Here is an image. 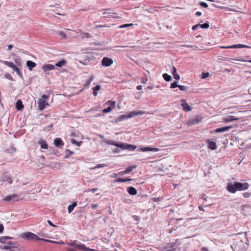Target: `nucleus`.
Instances as JSON below:
<instances>
[{
  "mask_svg": "<svg viewBox=\"0 0 251 251\" xmlns=\"http://www.w3.org/2000/svg\"><path fill=\"white\" fill-rule=\"evenodd\" d=\"M249 184L248 183H241L240 182H234L233 183L228 182L227 184V190L231 193H235L237 191H243L248 189Z\"/></svg>",
  "mask_w": 251,
  "mask_h": 251,
  "instance_id": "nucleus-1",
  "label": "nucleus"
},
{
  "mask_svg": "<svg viewBox=\"0 0 251 251\" xmlns=\"http://www.w3.org/2000/svg\"><path fill=\"white\" fill-rule=\"evenodd\" d=\"M145 113H146V112L144 111H130L125 114H123V115H120V116L118 117L117 118V119H116L115 122H120V121H123L126 119L130 118L133 117L136 115H142L145 114Z\"/></svg>",
  "mask_w": 251,
  "mask_h": 251,
  "instance_id": "nucleus-2",
  "label": "nucleus"
},
{
  "mask_svg": "<svg viewBox=\"0 0 251 251\" xmlns=\"http://www.w3.org/2000/svg\"><path fill=\"white\" fill-rule=\"evenodd\" d=\"M111 145L116 146L121 150H126L127 151H134L137 148V146L134 145H130L125 143L118 142L116 143L114 141H111Z\"/></svg>",
  "mask_w": 251,
  "mask_h": 251,
  "instance_id": "nucleus-3",
  "label": "nucleus"
},
{
  "mask_svg": "<svg viewBox=\"0 0 251 251\" xmlns=\"http://www.w3.org/2000/svg\"><path fill=\"white\" fill-rule=\"evenodd\" d=\"M22 237L24 239H26L28 240H37L39 241L40 238L38 236L32 232H27L23 233Z\"/></svg>",
  "mask_w": 251,
  "mask_h": 251,
  "instance_id": "nucleus-4",
  "label": "nucleus"
},
{
  "mask_svg": "<svg viewBox=\"0 0 251 251\" xmlns=\"http://www.w3.org/2000/svg\"><path fill=\"white\" fill-rule=\"evenodd\" d=\"M19 200V196L16 194H12L6 196L3 199V201L9 202L11 201H17Z\"/></svg>",
  "mask_w": 251,
  "mask_h": 251,
  "instance_id": "nucleus-5",
  "label": "nucleus"
},
{
  "mask_svg": "<svg viewBox=\"0 0 251 251\" xmlns=\"http://www.w3.org/2000/svg\"><path fill=\"white\" fill-rule=\"evenodd\" d=\"M251 48V47L245 45L243 44H237V45H233L232 46H222L221 47V48L222 49H233V48Z\"/></svg>",
  "mask_w": 251,
  "mask_h": 251,
  "instance_id": "nucleus-6",
  "label": "nucleus"
},
{
  "mask_svg": "<svg viewBox=\"0 0 251 251\" xmlns=\"http://www.w3.org/2000/svg\"><path fill=\"white\" fill-rule=\"evenodd\" d=\"M202 118L200 117H197L195 118L192 119L188 121L187 125L189 126H192L193 125L197 124L201 121Z\"/></svg>",
  "mask_w": 251,
  "mask_h": 251,
  "instance_id": "nucleus-7",
  "label": "nucleus"
},
{
  "mask_svg": "<svg viewBox=\"0 0 251 251\" xmlns=\"http://www.w3.org/2000/svg\"><path fill=\"white\" fill-rule=\"evenodd\" d=\"M38 108L40 111L43 110L46 105H48V103H47L45 100L43 99H39L38 101Z\"/></svg>",
  "mask_w": 251,
  "mask_h": 251,
  "instance_id": "nucleus-8",
  "label": "nucleus"
},
{
  "mask_svg": "<svg viewBox=\"0 0 251 251\" xmlns=\"http://www.w3.org/2000/svg\"><path fill=\"white\" fill-rule=\"evenodd\" d=\"M43 70L46 72L55 69V66L50 64H44L42 67Z\"/></svg>",
  "mask_w": 251,
  "mask_h": 251,
  "instance_id": "nucleus-9",
  "label": "nucleus"
},
{
  "mask_svg": "<svg viewBox=\"0 0 251 251\" xmlns=\"http://www.w3.org/2000/svg\"><path fill=\"white\" fill-rule=\"evenodd\" d=\"M232 128L231 126H225L221 127L216 128L215 130V132L216 133L224 132L225 131L229 130Z\"/></svg>",
  "mask_w": 251,
  "mask_h": 251,
  "instance_id": "nucleus-10",
  "label": "nucleus"
},
{
  "mask_svg": "<svg viewBox=\"0 0 251 251\" xmlns=\"http://www.w3.org/2000/svg\"><path fill=\"white\" fill-rule=\"evenodd\" d=\"M53 144L56 147H61L63 146L64 144L62 139L60 138H56L54 139Z\"/></svg>",
  "mask_w": 251,
  "mask_h": 251,
  "instance_id": "nucleus-11",
  "label": "nucleus"
},
{
  "mask_svg": "<svg viewBox=\"0 0 251 251\" xmlns=\"http://www.w3.org/2000/svg\"><path fill=\"white\" fill-rule=\"evenodd\" d=\"M140 150L142 151H154L156 152L159 151L158 148L150 147H143L140 149Z\"/></svg>",
  "mask_w": 251,
  "mask_h": 251,
  "instance_id": "nucleus-12",
  "label": "nucleus"
},
{
  "mask_svg": "<svg viewBox=\"0 0 251 251\" xmlns=\"http://www.w3.org/2000/svg\"><path fill=\"white\" fill-rule=\"evenodd\" d=\"M207 146L208 147L212 150H216L217 148V146L216 143L215 142L211 141L210 140L208 139L207 140Z\"/></svg>",
  "mask_w": 251,
  "mask_h": 251,
  "instance_id": "nucleus-13",
  "label": "nucleus"
},
{
  "mask_svg": "<svg viewBox=\"0 0 251 251\" xmlns=\"http://www.w3.org/2000/svg\"><path fill=\"white\" fill-rule=\"evenodd\" d=\"M136 167V166L135 165L129 166L125 171H122L120 173H119V174L122 175L129 174V173L132 172L133 170Z\"/></svg>",
  "mask_w": 251,
  "mask_h": 251,
  "instance_id": "nucleus-14",
  "label": "nucleus"
},
{
  "mask_svg": "<svg viewBox=\"0 0 251 251\" xmlns=\"http://www.w3.org/2000/svg\"><path fill=\"white\" fill-rule=\"evenodd\" d=\"M181 101L182 102L181 106L183 107L184 111L188 112L192 110V108L185 102V100H182Z\"/></svg>",
  "mask_w": 251,
  "mask_h": 251,
  "instance_id": "nucleus-15",
  "label": "nucleus"
},
{
  "mask_svg": "<svg viewBox=\"0 0 251 251\" xmlns=\"http://www.w3.org/2000/svg\"><path fill=\"white\" fill-rule=\"evenodd\" d=\"M26 65L30 71H32L33 68L36 67V64L30 60H28L26 62Z\"/></svg>",
  "mask_w": 251,
  "mask_h": 251,
  "instance_id": "nucleus-16",
  "label": "nucleus"
},
{
  "mask_svg": "<svg viewBox=\"0 0 251 251\" xmlns=\"http://www.w3.org/2000/svg\"><path fill=\"white\" fill-rule=\"evenodd\" d=\"M127 191L131 195H135L137 193V191L134 187L130 186L127 188Z\"/></svg>",
  "mask_w": 251,
  "mask_h": 251,
  "instance_id": "nucleus-17",
  "label": "nucleus"
},
{
  "mask_svg": "<svg viewBox=\"0 0 251 251\" xmlns=\"http://www.w3.org/2000/svg\"><path fill=\"white\" fill-rule=\"evenodd\" d=\"M238 120H239V118H235L234 116H228L225 118L224 119H223V121L226 123H229L230 122H232L233 121Z\"/></svg>",
  "mask_w": 251,
  "mask_h": 251,
  "instance_id": "nucleus-18",
  "label": "nucleus"
},
{
  "mask_svg": "<svg viewBox=\"0 0 251 251\" xmlns=\"http://www.w3.org/2000/svg\"><path fill=\"white\" fill-rule=\"evenodd\" d=\"M24 107L23 102L21 100H18L16 103V108L17 110H22Z\"/></svg>",
  "mask_w": 251,
  "mask_h": 251,
  "instance_id": "nucleus-19",
  "label": "nucleus"
},
{
  "mask_svg": "<svg viewBox=\"0 0 251 251\" xmlns=\"http://www.w3.org/2000/svg\"><path fill=\"white\" fill-rule=\"evenodd\" d=\"M66 64V60H65L64 59H62L60 61L56 62L54 66H55V67H57L61 68V67H62L63 66H65Z\"/></svg>",
  "mask_w": 251,
  "mask_h": 251,
  "instance_id": "nucleus-20",
  "label": "nucleus"
},
{
  "mask_svg": "<svg viewBox=\"0 0 251 251\" xmlns=\"http://www.w3.org/2000/svg\"><path fill=\"white\" fill-rule=\"evenodd\" d=\"M102 66L108 67L110 66V58L108 57H105L102 59Z\"/></svg>",
  "mask_w": 251,
  "mask_h": 251,
  "instance_id": "nucleus-21",
  "label": "nucleus"
},
{
  "mask_svg": "<svg viewBox=\"0 0 251 251\" xmlns=\"http://www.w3.org/2000/svg\"><path fill=\"white\" fill-rule=\"evenodd\" d=\"M39 144L41 146V148L43 149H47L48 148V145L47 142L45 141L41 140L39 142Z\"/></svg>",
  "mask_w": 251,
  "mask_h": 251,
  "instance_id": "nucleus-22",
  "label": "nucleus"
},
{
  "mask_svg": "<svg viewBox=\"0 0 251 251\" xmlns=\"http://www.w3.org/2000/svg\"><path fill=\"white\" fill-rule=\"evenodd\" d=\"M3 63L4 65L11 68L12 69H13L16 66V65L13 62H9L7 61H3Z\"/></svg>",
  "mask_w": 251,
  "mask_h": 251,
  "instance_id": "nucleus-23",
  "label": "nucleus"
},
{
  "mask_svg": "<svg viewBox=\"0 0 251 251\" xmlns=\"http://www.w3.org/2000/svg\"><path fill=\"white\" fill-rule=\"evenodd\" d=\"M76 205H77V203L76 202H74L72 204L69 205L68 207V210L69 213H71L73 211L74 208Z\"/></svg>",
  "mask_w": 251,
  "mask_h": 251,
  "instance_id": "nucleus-24",
  "label": "nucleus"
},
{
  "mask_svg": "<svg viewBox=\"0 0 251 251\" xmlns=\"http://www.w3.org/2000/svg\"><path fill=\"white\" fill-rule=\"evenodd\" d=\"M100 85H97L96 86L92 88L93 89V94L94 96H96L97 95V91L100 90Z\"/></svg>",
  "mask_w": 251,
  "mask_h": 251,
  "instance_id": "nucleus-25",
  "label": "nucleus"
},
{
  "mask_svg": "<svg viewBox=\"0 0 251 251\" xmlns=\"http://www.w3.org/2000/svg\"><path fill=\"white\" fill-rule=\"evenodd\" d=\"M133 179H130V178H118L116 179V182H127V181H131Z\"/></svg>",
  "mask_w": 251,
  "mask_h": 251,
  "instance_id": "nucleus-26",
  "label": "nucleus"
},
{
  "mask_svg": "<svg viewBox=\"0 0 251 251\" xmlns=\"http://www.w3.org/2000/svg\"><path fill=\"white\" fill-rule=\"evenodd\" d=\"M162 76L163 78L167 82L170 81L172 80V76L167 73L163 74Z\"/></svg>",
  "mask_w": 251,
  "mask_h": 251,
  "instance_id": "nucleus-27",
  "label": "nucleus"
},
{
  "mask_svg": "<svg viewBox=\"0 0 251 251\" xmlns=\"http://www.w3.org/2000/svg\"><path fill=\"white\" fill-rule=\"evenodd\" d=\"M14 71L16 72L17 74L20 76V78H23L22 74L21 73L20 70L19 68H18L16 66L13 69Z\"/></svg>",
  "mask_w": 251,
  "mask_h": 251,
  "instance_id": "nucleus-28",
  "label": "nucleus"
},
{
  "mask_svg": "<svg viewBox=\"0 0 251 251\" xmlns=\"http://www.w3.org/2000/svg\"><path fill=\"white\" fill-rule=\"evenodd\" d=\"M65 153H66V154L64 156L65 159L68 158L70 155L73 154L74 153V152L73 151H71V150H70L69 149H67L65 151Z\"/></svg>",
  "mask_w": 251,
  "mask_h": 251,
  "instance_id": "nucleus-29",
  "label": "nucleus"
},
{
  "mask_svg": "<svg viewBox=\"0 0 251 251\" xmlns=\"http://www.w3.org/2000/svg\"><path fill=\"white\" fill-rule=\"evenodd\" d=\"M71 142L72 144H75V145H76L78 147L80 146V145L82 143V142L81 141L77 142V141H76L74 139H72L71 140Z\"/></svg>",
  "mask_w": 251,
  "mask_h": 251,
  "instance_id": "nucleus-30",
  "label": "nucleus"
},
{
  "mask_svg": "<svg viewBox=\"0 0 251 251\" xmlns=\"http://www.w3.org/2000/svg\"><path fill=\"white\" fill-rule=\"evenodd\" d=\"M3 181L8 182L9 184H11L13 182L12 178L9 176H5Z\"/></svg>",
  "mask_w": 251,
  "mask_h": 251,
  "instance_id": "nucleus-31",
  "label": "nucleus"
},
{
  "mask_svg": "<svg viewBox=\"0 0 251 251\" xmlns=\"http://www.w3.org/2000/svg\"><path fill=\"white\" fill-rule=\"evenodd\" d=\"M200 27L204 29L208 28L209 27V23L206 22L203 24H200Z\"/></svg>",
  "mask_w": 251,
  "mask_h": 251,
  "instance_id": "nucleus-32",
  "label": "nucleus"
},
{
  "mask_svg": "<svg viewBox=\"0 0 251 251\" xmlns=\"http://www.w3.org/2000/svg\"><path fill=\"white\" fill-rule=\"evenodd\" d=\"M16 150L13 147H10L7 149L6 152L11 154H13L15 152Z\"/></svg>",
  "mask_w": 251,
  "mask_h": 251,
  "instance_id": "nucleus-33",
  "label": "nucleus"
},
{
  "mask_svg": "<svg viewBox=\"0 0 251 251\" xmlns=\"http://www.w3.org/2000/svg\"><path fill=\"white\" fill-rule=\"evenodd\" d=\"M132 25H133V24H124V25H121L119 26L118 27L120 28H122L130 27V26H131Z\"/></svg>",
  "mask_w": 251,
  "mask_h": 251,
  "instance_id": "nucleus-34",
  "label": "nucleus"
},
{
  "mask_svg": "<svg viewBox=\"0 0 251 251\" xmlns=\"http://www.w3.org/2000/svg\"><path fill=\"white\" fill-rule=\"evenodd\" d=\"M7 244L10 245L9 246L11 247V248L16 247V243L12 241H7Z\"/></svg>",
  "mask_w": 251,
  "mask_h": 251,
  "instance_id": "nucleus-35",
  "label": "nucleus"
},
{
  "mask_svg": "<svg viewBox=\"0 0 251 251\" xmlns=\"http://www.w3.org/2000/svg\"><path fill=\"white\" fill-rule=\"evenodd\" d=\"M82 37L83 38H90L92 37V36L91 34L89 33H84L82 34Z\"/></svg>",
  "mask_w": 251,
  "mask_h": 251,
  "instance_id": "nucleus-36",
  "label": "nucleus"
},
{
  "mask_svg": "<svg viewBox=\"0 0 251 251\" xmlns=\"http://www.w3.org/2000/svg\"><path fill=\"white\" fill-rule=\"evenodd\" d=\"M209 76V74L208 72L206 73H202L201 74V78L203 79H205L207 78Z\"/></svg>",
  "mask_w": 251,
  "mask_h": 251,
  "instance_id": "nucleus-37",
  "label": "nucleus"
},
{
  "mask_svg": "<svg viewBox=\"0 0 251 251\" xmlns=\"http://www.w3.org/2000/svg\"><path fill=\"white\" fill-rule=\"evenodd\" d=\"M162 200V197H153L151 198V200L154 202H158L161 201Z\"/></svg>",
  "mask_w": 251,
  "mask_h": 251,
  "instance_id": "nucleus-38",
  "label": "nucleus"
},
{
  "mask_svg": "<svg viewBox=\"0 0 251 251\" xmlns=\"http://www.w3.org/2000/svg\"><path fill=\"white\" fill-rule=\"evenodd\" d=\"M178 85L177 84V81H175L171 84V88H175L176 87H178Z\"/></svg>",
  "mask_w": 251,
  "mask_h": 251,
  "instance_id": "nucleus-39",
  "label": "nucleus"
},
{
  "mask_svg": "<svg viewBox=\"0 0 251 251\" xmlns=\"http://www.w3.org/2000/svg\"><path fill=\"white\" fill-rule=\"evenodd\" d=\"M199 4L204 8H207L208 6V4L205 2H202V1L200 2L199 3Z\"/></svg>",
  "mask_w": 251,
  "mask_h": 251,
  "instance_id": "nucleus-40",
  "label": "nucleus"
},
{
  "mask_svg": "<svg viewBox=\"0 0 251 251\" xmlns=\"http://www.w3.org/2000/svg\"><path fill=\"white\" fill-rule=\"evenodd\" d=\"M0 242L2 244L7 243V240H6L5 237L4 236L1 237L0 238Z\"/></svg>",
  "mask_w": 251,
  "mask_h": 251,
  "instance_id": "nucleus-41",
  "label": "nucleus"
},
{
  "mask_svg": "<svg viewBox=\"0 0 251 251\" xmlns=\"http://www.w3.org/2000/svg\"><path fill=\"white\" fill-rule=\"evenodd\" d=\"M178 87L181 91H186L187 89L185 86L178 85Z\"/></svg>",
  "mask_w": 251,
  "mask_h": 251,
  "instance_id": "nucleus-42",
  "label": "nucleus"
},
{
  "mask_svg": "<svg viewBox=\"0 0 251 251\" xmlns=\"http://www.w3.org/2000/svg\"><path fill=\"white\" fill-rule=\"evenodd\" d=\"M5 77L9 79V80H13V78H12V77L11 76V75L8 74V73H6L5 75Z\"/></svg>",
  "mask_w": 251,
  "mask_h": 251,
  "instance_id": "nucleus-43",
  "label": "nucleus"
},
{
  "mask_svg": "<svg viewBox=\"0 0 251 251\" xmlns=\"http://www.w3.org/2000/svg\"><path fill=\"white\" fill-rule=\"evenodd\" d=\"M110 15V13L107 12H103L102 13L101 16L103 17H107L108 18L109 16Z\"/></svg>",
  "mask_w": 251,
  "mask_h": 251,
  "instance_id": "nucleus-44",
  "label": "nucleus"
},
{
  "mask_svg": "<svg viewBox=\"0 0 251 251\" xmlns=\"http://www.w3.org/2000/svg\"><path fill=\"white\" fill-rule=\"evenodd\" d=\"M11 248V247L9 246H6V245L2 246L1 247V249L5 250H9Z\"/></svg>",
  "mask_w": 251,
  "mask_h": 251,
  "instance_id": "nucleus-45",
  "label": "nucleus"
},
{
  "mask_svg": "<svg viewBox=\"0 0 251 251\" xmlns=\"http://www.w3.org/2000/svg\"><path fill=\"white\" fill-rule=\"evenodd\" d=\"M15 62L18 65H20L21 64L20 58H16L14 59Z\"/></svg>",
  "mask_w": 251,
  "mask_h": 251,
  "instance_id": "nucleus-46",
  "label": "nucleus"
},
{
  "mask_svg": "<svg viewBox=\"0 0 251 251\" xmlns=\"http://www.w3.org/2000/svg\"><path fill=\"white\" fill-rule=\"evenodd\" d=\"M200 24H198L196 25H193L192 27V30H196L200 27Z\"/></svg>",
  "mask_w": 251,
  "mask_h": 251,
  "instance_id": "nucleus-47",
  "label": "nucleus"
},
{
  "mask_svg": "<svg viewBox=\"0 0 251 251\" xmlns=\"http://www.w3.org/2000/svg\"><path fill=\"white\" fill-rule=\"evenodd\" d=\"M243 196L245 198H249L251 196V193L249 192H245L243 193Z\"/></svg>",
  "mask_w": 251,
  "mask_h": 251,
  "instance_id": "nucleus-48",
  "label": "nucleus"
},
{
  "mask_svg": "<svg viewBox=\"0 0 251 251\" xmlns=\"http://www.w3.org/2000/svg\"><path fill=\"white\" fill-rule=\"evenodd\" d=\"M102 112L104 113H108L110 112V106H108L107 108H104L102 110Z\"/></svg>",
  "mask_w": 251,
  "mask_h": 251,
  "instance_id": "nucleus-49",
  "label": "nucleus"
},
{
  "mask_svg": "<svg viewBox=\"0 0 251 251\" xmlns=\"http://www.w3.org/2000/svg\"><path fill=\"white\" fill-rule=\"evenodd\" d=\"M116 102L115 101H111V111L115 106Z\"/></svg>",
  "mask_w": 251,
  "mask_h": 251,
  "instance_id": "nucleus-50",
  "label": "nucleus"
},
{
  "mask_svg": "<svg viewBox=\"0 0 251 251\" xmlns=\"http://www.w3.org/2000/svg\"><path fill=\"white\" fill-rule=\"evenodd\" d=\"M39 241H45V242H50V243H51V242H52V240H48V239H45L42 238H40Z\"/></svg>",
  "mask_w": 251,
  "mask_h": 251,
  "instance_id": "nucleus-51",
  "label": "nucleus"
},
{
  "mask_svg": "<svg viewBox=\"0 0 251 251\" xmlns=\"http://www.w3.org/2000/svg\"><path fill=\"white\" fill-rule=\"evenodd\" d=\"M174 78L176 80H179L180 79V76L177 74H175L173 75Z\"/></svg>",
  "mask_w": 251,
  "mask_h": 251,
  "instance_id": "nucleus-52",
  "label": "nucleus"
},
{
  "mask_svg": "<svg viewBox=\"0 0 251 251\" xmlns=\"http://www.w3.org/2000/svg\"><path fill=\"white\" fill-rule=\"evenodd\" d=\"M59 35L60 36H61V37H62L63 38H66L65 34L63 32H62V31H60L59 32Z\"/></svg>",
  "mask_w": 251,
  "mask_h": 251,
  "instance_id": "nucleus-53",
  "label": "nucleus"
},
{
  "mask_svg": "<svg viewBox=\"0 0 251 251\" xmlns=\"http://www.w3.org/2000/svg\"><path fill=\"white\" fill-rule=\"evenodd\" d=\"M177 73H176V68L175 67L173 66V71H172V74L173 75H175V74H176Z\"/></svg>",
  "mask_w": 251,
  "mask_h": 251,
  "instance_id": "nucleus-54",
  "label": "nucleus"
},
{
  "mask_svg": "<svg viewBox=\"0 0 251 251\" xmlns=\"http://www.w3.org/2000/svg\"><path fill=\"white\" fill-rule=\"evenodd\" d=\"M98 190V188H92L91 189H89L88 191L92 193H95Z\"/></svg>",
  "mask_w": 251,
  "mask_h": 251,
  "instance_id": "nucleus-55",
  "label": "nucleus"
},
{
  "mask_svg": "<svg viewBox=\"0 0 251 251\" xmlns=\"http://www.w3.org/2000/svg\"><path fill=\"white\" fill-rule=\"evenodd\" d=\"M78 132H72L71 133V136H75V137H77V135H78Z\"/></svg>",
  "mask_w": 251,
  "mask_h": 251,
  "instance_id": "nucleus-56",
  "label": "nucleus"
},
{
  "mask_svg": "<svg viewBox=\"0 0 251 251\" xmlns=\"http://www.w3.org/2000/svg\"><path fill=\"white\" fill-rule=\"evenodd\" d=\"M47 222L52 227H55L56 226L54 225L53 224V223L50 220H48L47 221Z\"/></svg>",
  "mask_w": 251,
  "mask_h": 251,
  "instance_id": "nucleus-57",
  "label": "nucleus"
},
{
  "mask_svg": "<svg viewBox=\"0 0 251 251\" xmlns=\"http://www.w3.org/2000/svg\"><path fill=\"white\" fill-rule=\"evenodd\" d=\"M4 230L3 226L2 224H0V233H2Z\"/></svg>",
  "mask_w": 251,
  "mask_h": 251,
  "instance_id": "nucleus-58",
  "label": "nucleus"
},
{
  "mask_svg": "<svg viewBox=\"0 0 251 251\" xmlns=\"http://www.w3.org/2000/svg\"><path fill=\"white\" fill-rule=\"evenodd\" d=\"M119 148H118V149H113V150H112V151H113V152H114V153H118V152H119V151H120V150H119Z\"/></svg>",
  "mask_w": 251,
  "mask_h": 251,
  "instance_id": "nucleus-59",
  "label": "nucleus"
},
{
  "mask_svg": "<svg viewBox=\"0 0 251 251\" xmlns=\"http://www.w3.org/2000/svg\"><path fill=\"white\" fill-rule=\"evenodd\" d=\"M103 166H104V164H98L95 168H100V167H102Z\"/></svg>",
  "mask_w": 251,
  "mask_h": 251,
  "instance_id": "nucleus-60",
  "label": "nucleus"
},
{
  "mask_svg": "<svg viewBox=\"0 0 251 251\" xmlns=\"http://www.w3.org/2000/svg\"><path fill=\"white\" fill-rule=\"evenodd\" d=\"M147 80H148L147 78L145 77L142 78V83H146L147 81Z\"/></svg>",
  "mask_w": 251,
  "mask_h": 251,
  "instance_id": "nucleus-61",
  "label": "nucleus"
},
{
  "mask_svg": "<svg viewBox=\"0 0 251 251\" xmlns=\"http://www.w3.org/2000/svg\"><path fill=\"white\" fill-rule=\"evenodd\" d=\"M42 98L43 99V100L47 99L49 98V96L47 95H43Z\"/></svg>",
  "mask_w": 251,
  "mask_h": 251,
  "instance_id": "nucleus-62",
  "label": "nucleus"
},
{
  "mask_svg": "<svg viewBox=\"0 0 251 251\" xmlns=\"http://www.w3.org/2000/svg\"><path fill=\"white\" fill-rule=\"evenodd\" d=\"M195 15L197 16H200L201 15V12L200 11H197L196 12Z\"/></svg>",
  "mask_w": 251,
  "mask_h": 251,
  "instance_id": "nucleus-63",
  "label": "nucleus"
},
{
  "mask_svg": "<svg viewBox=\"0 0 251 251\" xmlns=\"http://www.w3.org/2000/svg\"><path fill=\"white\" fill-rule=\"evenodd\" d=\"M57 244L64 245L65 244V243L64 241L61 240L60 241L57 242Z\"/></svg>",
  "mask_w": 251,
  "mask_h": 251,
  "instance_id": "nucleus-64",
  "label": "nucleus"
}]
</instances>
